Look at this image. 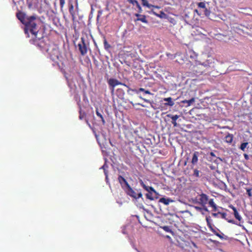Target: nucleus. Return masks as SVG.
Returning a JSON list of instances; mask_svg holds the SVG:
<instances>
[{
  "label": "nucleus",
  "mask_w": 252,
  "mask_h": 252,
  "mask_svg": "<svg viewBox=\"0 0 252 252\" xmlns=\"http://www.w3.org/2000/svg\"><path fill=\"white\" fill-rule=\"evenodd\" d=\"M108 83L109 85L112 88V90H114V88L115 86L119 85H123V86L129 88L128 86L119 82L118 80H117L116 79H113V78L109 79L108 80Z\"/></svg>",
  "instance_id": "7"
},
{
  "label": "nucleus",
  "mask_w": 252,
  "mask_h": 252,
  "mask_svg": "<svg viewBox=\"0 0 252 252\" xmlns=\"http://www.w3.org/2000/svg\"><path fill=\"white\" fill-rule=\"evenodd\" d=\"M126 193L131 197L137 200L139 198H143L142 193L140 189H136L134 190L129 185H127V188L126 189Z\"/></svg>",
  "instance_id": "4"
},
{
  "label": "nucleus",
  "mask_w": 252,
  "mask_h": 252,
  "mask_svg": "<svg viewBox=\"0 0 252 252\" xmlns=\"http://www.w3.org/2000/svg\"><path fill=\"white\" fill-rule=\"evenodd\" d=\"M197 5H198V6L200 8H204V9H205L206 8V4L204 2H198Z\"/></svg>",
  "instance_id": "26"
},
{
  "label": "nucleus",
  "mask_w": 252,
  "mask_h": 252,
  "mask_svg": "<svg viewBox=\"0 0 252 252\" xmlns=\"http://www.w3.org/2000/svg\"><path fill=\"white\" fill-rule=\"evenodd\" d=\"M69 12L72 17V20L74 21L75 19V13L74 10V6L72 4H70L69 6Z\"/></svg>",
  "instance_id": "11"
},
{
  "label": "nucleus",
  "mask_w": 252,
  "mask_h": 252,
  "mask_svg": "<svg viewBox=\"0 0 252 252\" xmlns=\"http://www.w3.org/2000/svg\"><path fill=\"white\" fill-rule=\"evenodd\" d=\"M206 220L207 224V225H208V227H209L210 226H212V223L211 222V220H210L209 217H207L206 218Z\"/></svg>",
  "instance_id": "30"
},
{
  "label": "nucleus",
  "mask_w": 252,
  "mask_h": 252,
  "mask_svg": "<svg viewBox=\"0 0 252 252\" xmlns=\"http://www.w3.org/2000/svg\"><path fill=\"white\" fill-rule=\"evenodd\" d=\"M198 152H195L193 153L192 158L191 159V163L193 164H196L198 161Z\"/></svg>",
  "instance_id": "17"
},
{
  "label": "nucleus",
  "mask_w": 252,
  "mask_h": 252,
  "mask_svg": "<svg viewBox=\"0 0 252 252\" xmlns=\"http://www.w3.org/2000/svg\"><path fill=\"white\" fill-rule=\"evenodd\" d=\"M193 175L196 177H199L200 176V171L196 169H194Z\"/></svg>",
  "instance_id": "27"
},
{
  "label": "nucleus",
  "mask_w": 252,
  "mask_h": 252,
  "mask_svg": "<svg viewBox=\"0 0 252 252\" xmlns=\"http://www.w3.org/2000/svg\"><path fill=\"white\" fill-rule=\"evenodd\" d=\"M84 115H85V114L84 113L82 114L81 111H80V115H79L80 119H81V120L83 119Z\"/></svg>",
  "instance_id": "39"
},
{
  "label": "nucleus",
  "mask_w": 252,
  "mask_h": 252,
  "mask_svg": "<svg viewBox=\"0 0 252 252\" xmlns=\"http://www.w3.org/2000/svg\"><path fill=\"white\" fill-rule=\"evenodd\" d=\"M210 155L212 156H215V155L213 153V152H211Z\"/></svg>",
  "instance_id": "47"
},
{
  "label": "nucleus",
  "mask_w": 252,
  "mask_h": 252,
  "mask_svg": "<svg viewBox=\"0 0 252 252\" xmlns=\"http://www.w3.org/2000/svg\"><path fill=\"white\" fill-rule=\"evenodd\" d=\"M118 180L121 184L125 183L126 186V188H127V185H129L126 180L122 176L120 175L118 177Z\"/></svg>",
  "instance_id": "20"
},
{
  "label": "nucleus",
  "mask_w": 252,
  "mask_h": 252,
  "mask_svg": "<svg viewBox=\"0 0 252 252\" xmlns=\"http://www.w3.org/2000/svg\"><path fill=\"white\" fill-rule=\"evenodd\" d=\"M174 200L170 198L162 197L159 199V202L164 204L165 205H168L170 203H172Z\"/></svg>",
  "instance_id": "10"
},
{
  "label": "nucleus",
  "mask_w": 252,
  "mask_h": 252,
  "mask_svg": "<svg viewBox=\"0 0 252 252\" xmlns=\"http://www.w3.org/2000/svg\"><path fill=\"white\" fill-rule=\"evenodd\" d=\"M78 46L79 50L82 55H84L87 53V45L85 43V40L83 37L81 38V41L78 43Z\"/></svg>",
  "instance_id": "6"
},
{
  "label": "nucleus",
  "mask_w": 252,
  "mask_h": 252,
  "mask_svg": "<svg viewBox=\"0 0 252 252\" xmlns=\"http://www.w3.org/2000/svg\"><path fill=\"white\" fill-rule=\"evenodd\" d=\"M163 229L166 232H170L171 231L169 227L168 226H164L163 227Z\"/></svg>",
  "instance_id": "35"
},
{
  "label": "nucleus",
  "mask_w": 252,
  "mask_h": 252,
  "mask_svg": "<svg viewBox=\"0 0 252 252\" xmlns=\"http://www.w3.org/2000/svg\"><path fill=\"white\" fill-rule=\"evenodd\" d=\"M127 2H128L129 3L132 4V5H136L137 7L139 9H141V7L139 4L138 2L136 0H127Z\"/></svg>",
  "instance_id": "21"
},
{
  "label": "nucleus",
  "mask_w": 252,
  "mask_h": 252,
  "mask_svg": "<svg viewBox=\"0 0 252 252\" xmlns=\"http://www.w3.org/2000/svg\"><path fill=\"white\" fill-rule=\"evenodd\" d=\"M249 145V143L248 142H244V143H242L239 148L243 151H245V149L246 148H247V147Z\"/></svg>",
  "instance_id": "25"
},
{
  "label": "nucleus",
  "mask_w": 252,
  "mask_h": 252,
  "mask_svg": "<svg viewBox=\"0 0 252 252\" xmlns=\"http://www.w3.org/2000/svg\"><path fill=\"white\" fill-rule=\"evenodd\" d=\"M247 193L249 197L252 196V189H247Z\"/></svg>",
  "instance_id": "29"
},
{
  "label": "nucleus",
  "mask_w": 252,
  "mask_h": 252,
  "mask_svg": "<svg viewBox=\"0 0 252 252\" xmlns=\"http://www.w3.org/2000/svg\"><path fill=\"white\" fill-rule=\"evenodd\" d=\"M233 139L232 134H228L225 137V141L228 143H231Z\"/></svg>",
  "instance_id": "19"
},
{
  "label": "nucleus",
  "mask_w": 252,
  "mask_h": 252,
  "mask_svg": "<svg viewBox=\"0 0 252 252\" xmlns=\"http://www.w3.org/2000/svg\"><path fill=\"white\" fill-rule=\"evenodd\" d=\"M96 114L98 117H99L101 119L102 124L104 125L105 124V121L103 118L102 115L98 111L97 109H96Z\"/></svg>",
  "instance_id": "24"
},
{
  "label": "nucleus",
  "mask_w": 252,
  "mask_h": 252,
  "mask_svg": "<svg viewBox=\"0 0 252 252\" xmlns=\"http://www.w3.org/2000/svg\"><path fill=\"white\" fill-rule=\"evenodd\" d=\"M210 13L211 11L210 10L208 9L207 8L205 9L204 14L206 16L209 17L210 15Z\"/></svg>",
  "instance_id": "31"
},
{
  "label": "nucleus",
  "mask_w": 252,
  "mask_h": 252,
  "mask_svg": "<svg viewBox=\"0 0 252 252\" xmlns=\"http://www.w3.org/2000/svg\"><path fill=\"white\" fill-rule=\"evenodd\" d=\"M99 17H100V15L99 14L97 15V17H96V21H98L99 19Z\"/></svg>",
  "instance_id": "44"
},
{
  "label": "nucleus",
  "mask_w": 252,
  "mask_h": 252,
  "mask_svg": "<svg viewBox=\"0 0 252 252\" xmlns=\"http://www.w3.org/2000/svg\"><path fill=\"white\" fill-rule=\"evenodd\" d=\"M135 21H140L144 23H148V21L146 19V16L144 15H142V16H140V17L138 18Z\"/></svg>",
  "instance_id": "22"
},
{
  "label": "nucleus",
  "mask_w": 252,
  "mask_h": 252,
  "mask_svg": "<svg viewBox=\"0 0 252 252\" xmlns=\"http://www.w3.org/2000/svg\"><path fill=\"white\" fill-rule=\"evenodd\" d=\"M228 207L232 209L233 211V214L236 220L240 221L242 220V217L239 215L237 209L232 205H229Z\"/></svg>",
  "instance_id": "8"
},
{
  "label": "nucleus",
  "mask_w": 252,
  "mask_h": 252,
  "mask_svg": "<svg viewBox=\"0 0 252 252\" xmlns=\"http://www.w3.org/2000/svg\"><path fill=\"white\" fill-rule=\"evenodd\" d=\"M194 208L196 211H199V212H201L203 210H204L203 207H198V206H194Z\"/></svg>",
  "instance_id": "34"
},
{
  "label": "nucleus",
  "mask_w": 252,
  "mask_h": 252,
  "mask_svg": "<svg viewBox=\"0 0 252 252\" xmlns=\"http://www.w3.org/2000/svg\"><path fill=\"white\" fill-rule=\"evenodd\" d=\"M163 100L164 101L167 102V103H165L164 104L166 106H172L174 104V102L172 101V98L171 97L164 98Z\"/></svg>",
  "instance_id": "14"
},
{
  "label": "nucleus",
  "mask_w": 252,
  "mask_h": 252,
  "mask_svg": "<svg viewBox=\"0 0 252 252\" xmlns=\"http://www.w3.org/2000/svg\"><path fill=\"white\" fill-rule=\"evenodd\" d=\"M131 90L133 92H135V93L136 94H138L140 92H144L145 94H152L148 90H145L144 88H139L138 90H136V89H131Z\"/></svg>",
  "instance_id": "12"
},
{
  "label": "nucleus",
  "mask_w": 252,
  "mask_h": 252,
  "mask_svg": "<svg viewBox=\"0 0 252 252\" xmlns=\"http://www.w3.org/2000/svg\"><path fill=\"white\" fill-rule=\"evenodd\" d=\"M142 4L143 6H146L149 8H151L152 7L159 8V7L158 6H155L151 4H149L148 3V1L147 0H141Z\"/></svg>",
  "instance_id": "13"
},
{
  "label": "nucleus",
  "mask_w": 252,
  "mask_h": 252,
  "mask_svg": "<svg viewBox=\"0 0 252 252\" xmlns=\"http://www.w3.org/2000/svg\"><path fill=\"white\" fill-rule=\"evenodd\" d=\"M138 104L140 105V106H141L142 107H145V106L143 104H140V103H138Z\"/></svg>",
  "instance_id": "46"
},
{
  "label": "nucleus",
  "mask_w": 252,
  "mask_h": 252,
  "mask_svg": "<svg viewBox=\"0 0 252 252\" xmlns=\"http://www.w3.org/2000/svg\"><path fill=\"white\" fill-rule=\"evenodd\" d=\"M220 212H219L218 213H212V216L215 218H217L218 217V215H220Z\"/></svg>",
  "instance_id": "38"
},
{
  "label": "nucleus",
  "mask_w": 252,
  "mask_h": 252,
  "mask_svg": "<svg viewBox=\"0 0 252 252\" xmlns=\"http://www.w3.org/2000/svg\"><path fill=\"white\" fill-rule=\"evenodd\" d=\"M135 16L137 17L138 18H139L140 17V16H142V15L141 14H135Z\"/></svg>",
  "instance_id": "43"
},
{
  "label": "nucleus",
  "mask_w": 252,
  "mask_h": 252,
  "mask_svg": "<svg viewBox=\"0 0 252 252\" xmlns=\"http://www.w3.org/2000/svg\"><path fill=\"white\" fill-rule=\"evenodd\" d=\"M102 168L104 169V174L106 176V178L107 179V177H108V175H107V172L106 171L105 169V165H104L102 167Z\"/></svg>",
  "instance_id": "40"
},
{
  "label": "nucleus",
  "mask_w": 252,
  "mask_h": 252,
  "mask_svg": "<svg viewBox=\"0 0 252 252\" xmlns=\"http://www.w3.org/2000/svg\"><path fill=\"white\" fill-rule=\"evenodd\" d=\"M140 98L141 99H142V100H143L145 102H147V103H152V102H151V101L149 99H147L146 98H143L141 96L140 97Z\"/></svg>",
  "instance_id": "37"
},
{
  "label": "nucleus",
  "mask_w": 252,
  "mask_h": 252,
  "mask_svg": "<svg viewBox=\"0 0 252 252\" xmlns=\"http://www.w3.org/2000/svg\"><path fill=\"white\" fill-rule=\"evenodd\" d=\"M167 117L168 118H170L172 119L171 123L173 125V126L174 127H176L177 126V123L176 122L177 120L179 118V116L177 115H172L170 114H167Z\"/></svg>",
  "instance_id": "9"
},
{
  "label": "nucleus",
  "mask_w": 252,
  "mask_h": 252,
  "mask_svg": "<svg viewBox=\"0 0 252 252\" xmlns=\"http://www.w3.org/2000/svg\"><path fill=\"white\" fill-rule=\"evenodd\" d=\"M17 18L25 25L24 32L29 37V32L34 36V39L31 40L32 44H36L37 42V35L38 32V29L37 26V16L32 15L27 16L26 15L22 12H19L16 14Z\"/></svg>",
  "instance_id": "1"
},
{
  "label": "nucleus",
  "mask_w": 252,
  "mask_h": 252,
  "mask_svg": "<svg viewBox=\"0 0 252 252\" xmlns=\"http://www.w3.org/2000/svg\"><path fill=\"white\" fill-rule=\"evenodd\" d=\"M216 236H217L218 237H219L221 239H223L224 238V237H223L224 234L223 233H222L221 234H220V233H217V234H216Z\"/></svg>",
  "instance_id": "36"
},
{
  "label": "nucleus",
  "mask_w": 252,
  "mask_h": 252,
  "mask_svg": "<svg viewBox=\"0 0 252 252\" xmlns=\"http://www.w3.org/2000/svg\"><path fill=\"white\" fill-rule=\"evenodd\" d=\"M194 12L197 13L198 15H200V14L198 13V11L197 9L194 10Z\"/></svg>",
  "instance_id": "45"
},
{
  "label": "nucleus",
  "mask_w": 252,
  "mask_h": 252,
  "mask_svg": "<svg viewBox=\"0 0 252 252\" xmlns=\"http://www.w3.org/2000/svg\"><path fill=\"white\" fill-rule=\"evenodd\" d=\"M103 39H104L103 44H104V49L106 51H109L111 48V46L108 43L105 36H104Z\"/></svg>",
  "instance_id": "16"
},
{
  "label": "nucleus",
  "mask_w": 252,
  "mask_h": 252,
  "mask_svg": "<svg viewBox=\"0 0 252 252\" xmlns=\"http://www.w3.org/2000/svg\"><path fill=\"white\" fill-rule=\"evenodd\" d=\"M195 101L194 97L191 98L189 100H184L182 101L183 103H187L188 106H190Z\"/></svg>",
  "instance_id": "23"
},
{
  "label": "nucleus",
  "mask_w": 252,
  "mask_h": 252,
  "mask_svg": "<svg viewBox=\"0 0 252 252\" xmlns=\"http://www.w3.org/2000/svg\"><path fill=\"white\" fill-rule=\"evenodd\" d=\"M220 215L221 218L222 219H225V220H227V221L228 222H230V223H233V224L235 223V221H234V220H228V219H227L226 218L227 215H226V214L225 213L220 212Z\"/></svg>",
  "instance_id": "18"
},
{
  "label": "nucleus",
  "mask_w": 252,
  "mask_h": 252,
  "mask_svg": "<svg viewBox=\"0 0 252 252\" xmlns=\"http://www.w3.org/2000/svg\"><path fill=\"white\" fill-rule=\"evenodd\" d=\"M244 156L246 160H248L249 159V156L247 154H244Z\"/></svg>",
  "instance_id": "42"
},
{
  "label": "nucleus",
  "mask_w": 252,
  "mask_h": 252,
  "mask_svg": "<svg viewBox=\"0 0 252 252\" xmlns=\"http://www.w3.org/2000/svg\"><path fill=\"white\" fill-rule=\"evenodd\" d=\"M228 68L230 71H232L234 70H239V69H237V68H233L232 66H230Z\"/></svg>",
  "instance_id": "41"
},
{
  "label": "nucleus",
  "mask_w": 252,
  "mask_h": 252,
  "mask_svg": "<svg viewBox=\"0 0 252 252\" xmlns=\"http://www.w3.org/2000/svg\"><path fill=\"white\" fill-rule=\"evenodd\" d=\"M153 13L157 15V16L159 17H160V18H163L164 16H165V14L163 12V11H160V14H157L156 12H153Z\"/></svg>",
  "instance_id": "28"
},
{
  "label": "nucleus",
  "mask_w": 252,
  "mask_h": 252,
  "mask_svg": "<svg viewBox=\"0 0 252 252\" xmlns=\"http://www.w3.org/2000/svg\"><path fill=\"white\" fill-rule=\"evenodd\" d=\"M208 203L210 206L213 208V211H216L217 210V206L214 202L213 199H209Z\"/></svg>",
  "instance_id": "15"
},
{
  "label": "nucleus",
  "mask_w": 252,
  "mask_h": 252,
  "mask_svg": "<svg viewBox=\"0 0 252 252\" xmlns=\"http://www.w3.org/2000/svg\"><path fill=\"white\" fill-rule=\"evenodd\" d=\"M209 201V196L203 193L198 194L193 200L194 202H197L203 207L204 211L208 212V210L206 207V205Z\"/></svg>",
  "instance_id": "3"
},
{
  "label": "nucleus",
  "mask_w": 252,
  "mask_h": 252,
  "mask_svg": "<svg viewBox=\"0 0 252 252\" xmlns=\"http://www.w3.org/2000/svg\"><path fill=\"white\" fill-rule=\"evenodd\" d=\"M64 4L65 0H60V4L61 9H62L64 7Z\"/></svg>",
  "instance_id": "32"
},
{
  "label": "nucleus",
  "mask_w": 252,
  "mask_h": 252,
  "mask_svg": "<svg viewBox=\"0 0 252 252\" xmlns=\"http://www.w3.org/2000/svg\"><path fill=\"white\" fill-rule=\"evenodd\" d=\"M197 55L192 50H189L186 54V59L189 63L197 62Z\"/></svg>",
  "instance_id": "5"
},
{
  "label": "nucleus",
  "mask_w": 252,
  "mask_h": 252,
  "mask_svg": "<svg viewBox=\"0 0 252 252\" xmlns=\"http://www.w3.org/2000/svg\"><path fill=\"white\" fill-rule=\"evenodd\" d=\"M209 228L212 231V232H213L214 233V234H215L216 235V234L219 233L218 232H217L216 230L213 227L212 225L210 226V227Z\"/></svg>",
  "instance_id": "33"
},
{
  "label": "nucleus",
  "mask_w": 252,
  "mask_h": 252,
  "mask_svg": "<svg viewBox=\"0 0 252 252\" xmlns=\"http://www.w3.org/2000/svg\"><path fill=\"white\" fill-rule=\"evenodd\" d=\"M139 183L141 186L148 192L145 194L146 198L150 200H154L155 198L153 194H158L156 190L153 187L146 186L142 180H139Z\"/></svg>",
  "instance_id": "2"
}]
</instances>
